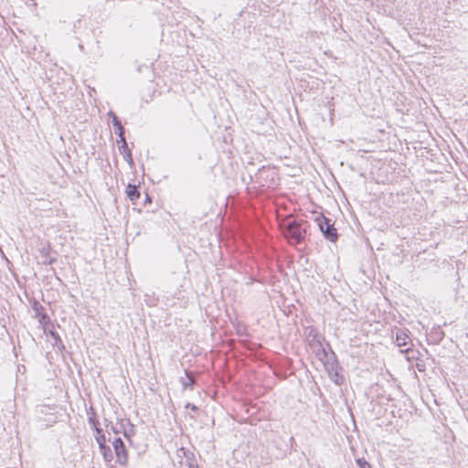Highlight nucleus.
<instances>
[{
  "instance_id": "nucleus-5",
  "label": "nucleus",
  "mask_w": 468,
  "mask_h": 468,
  "mask_svg": "<svg viewBox=\"0 0 468 468\" xmlns=\"http://www.w3.org/2000/svg\"><path fill=\"white\" fill-rule=\"evenodd\" d=\"M126 193L130 200L133 202H135L140 197V192L135 186L129 184Z\"/></svg>"
},
{
  "instance_id": "nucleus-7",
  "label": "nucleus",
  "mask_w": 468,
  "mask_h": 468,
  "mask_svg": "<svg viewBox=\"0 0 468 468\" xmlns=\"http://www.w3.org/2000/svg\"><path fill=\"white\" fill-rule=\"evenodd\" d=\"M120 142H122V146L120 147L121 154H122L124 155L125 160H127L130 164H132L133 158H132V154L128 148L125 138L123 140H120Z\"/></svg>"
},
{
  "instance_id": "nucleus-12",
  "label": "nucleus",
  "mask_w": 468,
  "mask_h": 468,
  "mask_svg": "<svg viewBox=\"0 0 468 468\" xmlns=\"http://www.w3.org/2000/svg\"><path fill=\"white\" fill-rule=\"evenodd\" d=\"M356 463L359 468H372L371 465L364 459H357Z\"/></svg>"
},
{
  "instance_id": "nucleus-8",
  "label": "nucleus",
  "mask_w": 468,
  "mask_h": 468,
  "mask_svg": "<svg viewBox=\"0 0 468 468\" xmlns=\"http://www.w3.org/2000/svg\"><path fill=\"white\" fill-rule=\"evenodd\" d=\"M101 453L103 455V458L106 462H111L112 459V452L109 446L105 445L100 448Z\"/></svg>"
},
{
  "instance_id": "nucleus-4",
  "label": "nucleus",
  "mask_w": 468,
  "mask_h": 468,
  "mask_svg": "<svg viewBox=\"0 0 468 468\" xmlns=\"http://www.w3.org/2000/svg\"><path fill=\"white\" fill-rule=\"evenodd\" d=\"M112 446L116 454L117 462L124 465L128 460V454L124 443L121 438H114Z\"/></svg>"
},
{
  "instance_id": "nucleus-15",
  "label": "nucleus",
  "mask_w": 468,
  "mask_h": 468,
  "mask_svg": "<svg viewBox=\"0 0 468 468\" xmlns=\"http://www.w3.org/2000/svg\"><path fill=\"white\" fill-rule=\"evenodd\" d=\"M186 407H190V408H191V410H197V408L195 405H189V404H187V406H186Z\"/></svg>"
},
{
  "instance_id": "nucleus-6",
  "label": "nucleus",
  "mask_w": 468,
  "mask_h": 468,
  "mask_svg": "<svg viewBox=\"0 0 468 468\" xmlns=\"http://www.w3.org/2000/svg\"><path fill=\"white\" fill-rule=\"evenodd\" d=\"M409 335L402 330H399L396 335L397 345L400 347L408 346Z\"/></svg>"
},
{
  "instance_id": "nucleus-2",
  "label": "nucleus",
  "mask_w": 468,
  "mask_h": 468,
  "mask_svg": "<svg viewBox=\"0 0 468 468\" xmlns=\"http://www.w3.org/2000/svg\"><path fill=\"white\" fill-rule=\"evenodd\" d=\"M176 466L177 468H198L193 452L183 447L176 451Z\"/></svg>"
},
{
  "instance_id": "nucleus-1",
  "label": "nucleus",
  "mask_w": 468,
  "mask_h": 468,
  "mask_svg": "<svg viewBox=\"0 0 468 468\" xmlns=\"http://www.w3.org/2000/svg\"><path fill=\"white\" fill-rule=\"evenodd\" d=\"M303 225V222L293 218H288L281 224L282 234L291 244H298L302 241L306 230Z\"/></svg>"
},
{
  "instance_id": "nucleus-10",
  "label": "nucleus",
  "mask_w": 468,
  "mask_h": 468,
  "mask_svg": "<svg viewBox=\"0 0 468 468\" xmlns=\"http://www.w3.org/2000/svg\"><path fill=\"white\" fill-rule=\"evenodd\" d=\"M195 384V378L190 374L186 373V379L182 381V385L185 388H192Z\"/></svg>"
},
{
  "instance_id": "nucleus-13",
  "label": "nucleus",
  "mask_w": 468,
  "mask_h": 468,
  "mask_svg": "<svg viewBox=\"0 0 468 468\" xmlns=\"http://www.w3.org/2000/svg\"><path fill=\"white\" fill-rule=\"evenodd\" d=\"M116 133H118L119 137H120V140H123L125 137H124V128L122 127V125H119L118 127H116Z\"/></svg>"
},
{
  "instance_id": "nucleus-3",
  "label": "nucleus",
  "mask_w": 468,
  "mask_h": 468,
  "mask_svg": "<svg viewBox=\"0 0 468 468\" xmlns=\"http://www.w3.org/2000/svg\"><path fill=\"white\" fill-rule=\"evenodd\" d=\"M318 226L320 230L324 233V237L330 241H335L337 239L336 229L331 220L325 217L317 218Z\"/></svg>"
},
{
  "instance_id": "nucleus-14",
  "label": "nucleus",
  "mask_w": 468,
  "mask_h": 468,
  "mask_svg": "<svg viewBox=\"0 0 468 468\" xmlns=\"http://www.w3.org/2000/svg\"><path fill=\"white\" fill-rule=\"evenodd\" d=\"M109 114L112 117V124L115 128L122 124L121 121L113 112H111Z\"/></svg>"
},
{
  "instance_id": "nucleus-11",
  "label": "nucleus",
  "mask_w": 468,
  "mask_h": 468,
  "mask_svg": "<svg viewBox=\"0 0 468 468\" xmlns=\"http://www.w3.org/2000/svg\"><path fill=\"white\" fill-rule=\"evenodd\" d=\"M49 335L54 339V346H58V344H61V339L58 335V334L53 330H49L48 332Z\"/></svg>"
},
{
  "instance_id": "nucleus-9",
  "label": "nucleus",
  "mask_w": 468,
  "mask_h": 468,
  "mask_svg": "<svg viewBox=\"0 0 468 468\" xmlns=\"http://www.w3.org/2000/svg\"><path fill=\"white\" fill-rule=\"evenodd\" d=\"M96 431H97L96 441H97L100 448H101L106 445L105 435L101 433L102 432L101 430L97 428Z\"/></svg>"
}]
</instances>
